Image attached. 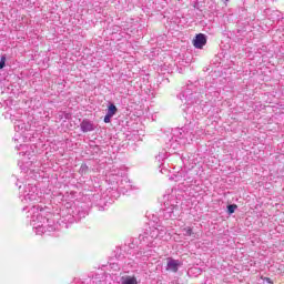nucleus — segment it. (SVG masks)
I'll return each instance as SVG.
<instances>
[{
	"instance_id": "1",
	"label": "nucleus",
	"mask_w": 284,
	"mask_h": 284,
	"mask_svg": "<svg viewBox=\"0 0 284 284\" xmlns=\"http://www.w3.org/2000/svg\"><path fill=\"white\" fill-rule=\"evenodd\" d=\"M28 219H30V224L36 230V234L41 236L45 232H54V226L50 224V220L43 216V209L39 210V206L32 205L28 212Z\"/></svg>"
},
{
	"instance_id": "2",
	"label": "nucleus",
	"mask_w": 284,
	"mask_h": 284,
	"mask_svg": "<svg viewBox=\"0 0 284 284\" xmlns=\"http://www.w3.org/2000/svg\"><path fill=\"white\" fill-rule=\"evenodd\" d=\"M41 195L37 185L28 184L24 186L21 199L23 205H34V203H39Z\"/></svg>"
},
{
	"instance_id": "3",
	"label": "nucleus",
	"mask_w": 284,
	"mask_h": 284,
	"mask_svg": "<svg viewBox=\"0 0 284 284\" xmlns=\"http://www.w3.org/2000/svg\"><path fill=\"white\" fill-rule=\"evenodd\" d=\"M181 214V209H179V202L176 199H172L164 203L163 216L164 219H176Z\"/></svg>"
},
{
	"instance_id": "4",
	"label": "nucleus",
	"mask_w": 284,
	"mask_h": 284,
	"mask_svg": "<svg viewBox=\"0 0 284 284\" xmlns=\"http://www.w3.org/2000/svg\"><path fill=\"white\" fill-rule=\"evenodd\" d=\"M165 236V230H160L158 227H151L149 232H146L143 236L146 243H151L152 241H156L158 239H163Z\"/></svg>"
},
{
	"instance_id": "5",
	"label": "nucleus",
	"mask_w": 284,
	"mask_h": 284,
	"mask_svg": "<svg viewBox=\"0 0 284 284\" xmlns=\"http://www.w3.org/2000/svg\"><path fill=\"white\" fill-rule=\"evenodd\" d=\"M181 265H183V263H181L179 260H174L172 257L166 258V272H173V274H176Z\"/></svg>"
},
{
	"instance_id": "6",
	"label": "nucleus",
	"mask_w": 284,
	"mask_h": 284,
	"mask_svg": "<svg viewBox=\"0 0 284 284\" xmlns=\"http://www.w3.org/2000/svg\"><path fill=\"white\" fill-rule=\"evenodd\" d=\"M205 43H207V38L205 37V34L200 33L195 36V39L193 40L194 48H196L197 50H203Z\"/></svg>"
},
{
	"instance_id": "7",
	"label": "nucleus",
	"mask_w": 284,
	"mask_h": 284,
	"mask_svg": "<svg viewBox=\"0 0 284 284\" xmlns=\"http://www.w3.org/2000/svg\"><path fill=\"white\" fill-rule=\"evenodd\" d=\"M119 112V109L114 103H110L106 109V114L104 116V123H110L112 121V116H114Z\"/></svg>"
},
{
	"instance_id": "8",
	"label": "nucleus",
	"mask_w": 284,
	"mask_h": 284,
	"mask_svg": "<svg viewBox=\"0 0 284 284\" xmlns=\"http://www.w3.org/2000/svg\"><path fill=\"white\" fill-rule=\"evenodd\" d=\"M80 128L83 132H94V122L90 120H83L80 124Z\"/></svg>"
},
{
	"instance_id": "9",
	"label": "nucleus",
	"mask_w": 284,
	"mask_h": 284,
	"mask_svg": "<svg viewBox=\"0 0 284 284\" xmlns=\"http://www.w3.org/2000/svg\"><path fill=\"white\" fill-rule=\"evenodd\" d=\"M16 150H18L22 156H26V154L30 156V145L28 144H19L16 146Z\"/></svg>"
},
{
	"instance_id": "10",
	"label": "nucleus",
	"mask_w": 284,
	"mask_h": 284,
	"mask_svg": "<svg viewBox=\"0 0 284 284\" xmlns=\"http://www.w3.org/2000/svg\"><path fill=\"white\" fill-rule=\"evenodd\" d=\"M136 277L132 276H123L122 277V284H136Z\"/></svg>"
},
{
	"instance_id": "11",
	"label": "nucleus",
	"mask_w": 284,
	"mask_h": 284,
	"mask_svg": "<svg viewBox=\"0 0 284 284\" xmlns=\"http://www.w3.org/2000/svg\"><path fill=\"white\" fill-rule=\"evenodd\" d=\"M111 176H118V178L123 176V170H120V169L111 170V172L109 173V179H111Z\"/></svg>"
},
{
	"instance_id": "12",
	"label": "nucleus",
	"mask_w": 284,
	"mask_h": 284,
	"mask_svg": "<svg viewBox=\"0 0 284 284\" xmlns=\"http://www.w3.org/2000/svg\"><path fill=\"white\" fill-rule=\"evenodd\" d=\"M120 190H123V187H126V190H130L132 185L128 182V178H124L121 180V183L119 184Z\"/></svg>"
},
{
	"instance_id": "13",
	"label": "nucleus",
	"mask_w": 284,
	"mask_h": 284,
	"mask_svg": "<svg viewBox=\"0 0 284 284\" xmlns=\"http://www.w3.org/2000/svg\"><path fill=\"white\" fill-rule=\"evenodd\" d=\"M23 128H26V124L23 122L21 121L16 122L14 130L17 132H20V130H23Z\"/></svg>"
},
{
	"instance_id": "14",
	"label": "nucleus",
	"mask_w": 284,
	"mask_h": 284,
	"mask_svg": "<svg viewBox=\"0 0 284 284\" xmlns=\"http://www.w3.org/2000/svg\"><path fill=\"white\" fill-rule=\"evenodd\" d=\"M236 207H239L236 204H230L227 206L229 214H234V212H236Z\"/></svg>"
},
{
	"instance_id": "15",
	"label": "nucleus",
	"mask_w": 284,
	"mask_h": 284,
	"mask_svg": "<svg viewBox=\"0 0 284 284\" xmlns=\"http://www.w3.org/2000/svg\"><path fill=\"white\" fill-rule=\"evenodd\" d=\"M184 236H192V227L187 226L182 230Z\"/></svg>"
},
{
	"instance_id": "16",
	"label": "nucleus",
	"mask_w": 284,
	"mask_h": 284,
	"mask_svg": "<svg viewBox=\"0 0 284 284\" xmlns=\"http://www.w3.org/2000/svg\"><path fill=\"white\" fill-rule=\"evenodd\" d=\"M3 68H6V55H2L0 60V70H3Z\"/></svg>"
},
{
	"instance_id": "17",
	"label": "nucleus",
	"mask_w": 284,
	"mask_h": 284,
	"mask_svg": "<svg viewBox=\"0 0 284 284\" xmlns=\"http://www.w3.org/2000/svg\"><path fill=\"white\" fill-rule=\"evenodd\" d=\"M85 172H88V164H82L80 166V174H85Z\"/></svg>"
},
{
	"instance_id": "18",
	"label": "nucleus",
	"mask_w": 284,
	"mask_h": 284,
	"mask_svg": "<svg viewBox=\"0 0 284 284\" xmlns=\"http://www.w3.org/2000/svg\"><path fill=\"white\" fill-rule=\"evenodd\" d=\"M158 159H159V161H163V159H168V153H160L159 155H158Z\"/></svg>"
},
{
	"instance_id": "19",
	"label": "nucleus",
	"mask_w": 284,
	"mask_h": 284,
	"mask_svg": "<svg viewBox=\"0 0 284 284\" xmlns=\"http://www.w3.org/2000/svg\"><path fill=\"white\" fill-rule=\"evenodd\" d=\"M149 243H150V247H156V243L154 244V241L151 240V242Z\"/></svg>"
},
{
	"instance_id": "20",
	"label": "nucleus",
	"mask_w": 284,
	"mask_h": 284,
	"mask_svg": "<svg viewBox=\"0 0 284 284\" xmlns=\"http://www.w3.org/2000/svg\"><path fill=\"white\" fill-rule=\"evenodd\" d=\"M194 270H196L197 272H201V270H199V268H194Z\"/></svg>"
},
{
	"instance_id": "21",
	"label": "nucleus",
	"mask_w": 284,
	"mask_h": 284,
	"mask_svg": "<svg viewBox=\"0 0 284 284\" xmlns=\"http://www.w3.org/2000/svg\"><path fill=\"white\" fill-rule=\"evenodd\" d=\"M26 207H28V206H26ZM26 207H23V210H26Z\"/></svg>"
}]
</instances>
